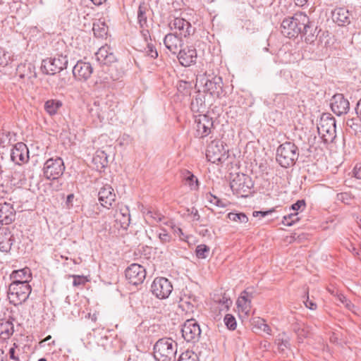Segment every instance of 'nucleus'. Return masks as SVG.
<instances>
[{
	"instance_id": "obj_1",
	"label": "nucleus",
	"mask_w": 361,
	"mask_h": 361,
	"mask_svg": "<svg viewBox=\"0 0 361 361\" xmlns=\"http://www.w3.org/2000/svg\"><path fill=\"white\" fill-rule=\"evenodd\" d=\"M312 27L309 17L304 13L298 12L292 17L283 19L281 25V32L283 36L293 38L299 34H312Z\"/></svg>"
},
{
	"instance_id": "obj_2",
	"label": "nucleus",
	"mask_w": 361,
	"mask_h": 361,
	"mask_svg": "<svg viewBox=\"0 0 361 361\" xmlns=\"http://www.w3.org/2000/svg\"><path fill=\"white\" fill-rule=\"evenodd\" d=\"M153 349L157 361H175L178 343L171 338H162L155 343Z\"/></svg>"
},
{
	"instance_id": "obj_3",
	"label": "nucleus",
	"mask_w": 361,
	"mask_h": 361,
	"mask_svg": "<svg viewBox=\"0 0 361 361\" xmlns=\"http://www.w3.org/2000/svg\"><path fill=\"white\" fill-rule=\"evenodd\" d=\"M298 157V147L291 142H286L280 145L276 149V161L283 168L293 166Z\"/></svg>"
},
{
	"instance_id": "obj_4",
	"label": "nucleus",
	"mask_w": 361,
	"mask_h": 361,
	"mask_svg": "<svg viewBox=\"0 0 361 361\" xmlns=\"http://www.w3.org/2000/svg\"><path fill=\"white\" fill-rule=\"evenodd\" d=\"M115 102L108 98H97L89 106V113L93 118L102 121L111 116L114 111Z\"/></svg>"
},
{
	"instance_id": "obj_5",
	"label": "nucleus",
	"mask_w": 361,
	"mask_h": 361,
	"mask_svg": "<svg viewBox=\"0 0 361 361\" xmlns=\"http://www.w3.org/2000/svg\"><path fill=\"white\" fill-rule=\"evenodd\" d=\"M253 185L252 178L244 173H235L230 182L233 194L240 197H248Z\"/></svg>"
},
{
	"instance_id": "obj_6",
	"label": "nucleus",
	"mask_w": 361,
	"mask_h": 361,
	"mask_svg": "<svg viewBox=\"0 0 361 361\" xmlns=\"http://www.w3.org/2000/svg\"><path fill=\"white\" fill-rule=\"evenodd\" d=\"M31 286L29 283H11L8 290L9 302L15 306L25 302L31 293Z\"/></svg>"
},
{
	"instance_id": "obj_7",
	"label": "nucleus",
	"mask_w": 361,
	"mask_h": 361,
	"mask_svg": "<svg viewBox=\"0 0 361 361\" xmlns=\"http://www.w3.org/2000/svg\"><path fill=\"white\" fill-rule=\"evenodd\" d=\"M318 133L324 143L332 142L336 138V120L334 117L323 115L317 126Z\"/></svg>"
},
{
	"instance_id": "obj_8",
	"label": "nucleus",
	"mask_w": 361,
	"mask_h": 361,
	"mask_svg": "<svg viewBox=\"0 0 361 361\" xmlns=\"http://www.w3.org/2000/svg\"><path fill=\"white\" fill-rule=\"evenodd\" d=\"M67 65V56L63 54H57L54 58L43 60L41 68L45 74L54 75L66 69Z\"/></svg>"
},
{
	"instance_id": "obj_9",
	"label": "nucleus",
	"mask_w": 361,
	"mask_h": 361,
	"mask_svg": "<svg viewBox=\"0 0 361 361\" xmlns=\"http://www.w3.org/2000/svg\"><path fill=\"white\" fill-rule=\"evenodd\" d=\"M64 170L65 166L61 158H50L44 164L43 173L47 179L55 180L63 173Z\"/></svg>"
},
{
	"instance_id": "obj_10",
	"label": "nucleus",
	"mask_w": 361,
	"mask_h": 361,
	"mask_svg": "<svg viewBox=\"0 0 361 361\" xmlns=\"http://www.w3.org/2000/svg\"><path fill=\"white\" fill-rule=\"evenodd\" d=\"M226 152L223 142L214 140L208 145L206 156L208 161L212 163L222 162L228 157Z\"/></svg>"
},
{
	"instance_id": "obj_11",
	"label": "nucleus",
	"mask_w": 361,
	"mask_h": 361,
	"mask_svg": "<svg viewBox=\"0 0 361 361\" xmlns=\"http://www.w3.org/2000/svg\"><path fill=\"white\" fill-rule=\"evenodd\" d=\"M173 290V286L169 279L164 277L156 278L152 283L151 292L159 299L169 298Z\"/></svg>"
},
{
	"instance_id": "obj_12",
	"label": "nucleus",
	"mask_w": 361,
	"mask_h": 361,
	"mask_svg": "<svg viewBox=\"0 0 361 361\" xmlns=\"http://www.w3.org/2000/svg\"><path fill=\"white\" fill-rule=\"evenodd\" d=\"M197 78H202L204 83V91L213 97H219L223 92V81L220 76L202 75Z\"/></svg>"
},
{
	"instance_id": "obj_13",
	"label": "nucleus",
	"mask_w": 361,
	"mask_h": 361,
	"mask_svg": "<svg viewBox=\"0 0 361 361\" xmlns=\"http://www.w3.org/2000/svg\"><path fill=\"white\" fill-rule=\"evenodd\" d=\"M125 274L130 283L137 286L142 283L145 279L146 270L142 266L135 263L126 269Z\"/></svg>"
},
{
	"instance_id": "obj_14",
	"label": "nucleus",
	"mask_w": 361,
	"mask_h": 361,
	"mask_svg": "<svg viewBox=\"0 0 361 361\" xmlns=\"http://www.w3.org/2000/svg\"><path fill=\"white\" fill-rule=\"evenodd\" d=\"M182 336L187 342H196L198 341L201 330L200 325L195 319H188L183 325Z\"/></svg>"
},
{
	"instance_id": "obj_15",
	"label": "nucleus",
	"mask_w": 361,
	"mask_h": 361,
	"mask_svg": "<svg viewBox=\"0 0 361 361\" xmlns=\"http://www.w3.org/2000/svg\"><path fill=\"white\" fill-rule=\"evenodd\" d=\"M169 26L171 30L174 31L173 34L181 37H187L192 35L195 31L191 24L181 18H175L170 22Z\"/></svg>"
},
{
	"instance_id": "obj_16",
	"label": "nucleus",
	"mask_w": 361,
	"mask_h": 361,
	"mask_svg": "<svg viewBox=\"0 0 361 361\" xmlns=\"http://www.w3.org/2000/svg\"><path fill=\"white\" fill-rule=\"evenodd\" d=\"M116 193L114 188L108 184L104 185L98 192V200L100 204L106 209L113 207L116 202Z\"/></svg>"
},
{
	"instance_id": "obj_17",
	"label": "nucleus",
	"mask_w": 361,
	"mask_h": 361,
	"mask_svg": "<svg viewBox=\"0 0 361 361\" xmlns=\"http://www.w3.org/2000/svg\"><path fill=\"white\" fill-rule=\"evenodd\" d=\"M331 108L337 116H341L348 112L350 103L342 94H336L331 98Z\"/></svg>"
},
{
	"instance_id": "obj_18",
	"label": "nucleus",
	"mask_w": 361,
	"mask_h": 361,
	"mask_svg": "<svg viewBox=\"0 0 361 361\" xmlns=\"http://www.w3.org/2000/svg\"><path fill=\"white\" fill-rule=\"evenodd\" d=\"M92 71V65L82 61H78L73 68V76L80 81H86L91 76Z\"/></svg>"
},
{
	"instance_id": "obj_19",
	"label": "nucleus",
	"mask_w": 361,
	"mask_h": 361,
	"mask_svg": "<svg viewBox=\"0 0 361 361\" xmlns=\"http://www.w3.org/2000/svg\"><path fill=\"white\" fill-rule=\"evenodd\" d=\"M177 58L183 66H190L196 63L197 58V51L194 47H187L180 50Z\"/></svg>"
},
{
	"instance_id": "obj_20",
	"label": "nucleus",
	"mask_w": 361,
	"mask_h": 361,
	"mask_svg": "<svg viewBox=\"0 0 361 361\" xmlns=\"http://www.w3.org/2000/svg\"><path fill=\"white\" fill-rule=\"evenodd\" d=\"M29 158L27 146L23 142H18L14 145L11 152V159L16 164L27 161Z\"/></svg>"
},
{
	"instance_id": "obj_21",
	"label": "nucleus",
	"mask_w": 361,
	"mask_h": 361,
	"mask_svg": "<svg viewBox=\"0 0 361 361\" xmlns=\"http://www.w3.org/2000/svg\"><path fill=\"white\" fill-rule=\"evenodd\" d=\"M213 121L207 115L200 116L197 120L196 136L203 138L209 135L213 128Z\"/></svg>"
},
{
	"instance_id": "obj_22",
	"label": "nucleus",
	"mask_w": 361,
	"mask_h": 361,
	"mask_svg": "<svg viewBox=\"0 0 361 361\" xmlns=\"http://www.w3.org/2000/svg\"><path fill=\"white\" fill-rule=\"evenodd\" d=\"M16 211L11 203H0V224L9 225L15 221Z\"/></svg>"
},
{
	"instance_id": "obj_23",
	"label": "nucleus",
	"mask_w": 361,
	"mask_h": 361,
	"mask_svg": "<svg viewBox=\"0 0 361 361\" xmlns=\"http://www.w3.org/2000/svg\"><path fill=\"white\" fill-rule=\"evenodd\" d=\"M164 44L172 54H176L182 49L183 42L181 37L176 34L169 33L165 36Z\"/></svg>"
},
{
	"instance_id": "obj_24",
	"label": "nucleus",
	"mask_w": 361,
	"mask_h": 361,
	"mask_svg": "<svg viewBox=\"0 0 361 361\" xmlns=\"http://www.w3.org/2000/svg\"><path fill=\"white\" fill-rule=\"evenodd\" d=\"M97 60L102 64L109 65L116 61V58L111 51V48L108 46H102L95 54Z\"/></svg>"
},
{
	"instance_id": "obj_25",
	"label": "nucleus",
	"mask_w": 361,
	"mask_h": 361,
	"mask_svg": "<svg viewBox=\"0 0 361 361\" xmlns=\"http://www.w3.org/2000/svg\"><path fill=\"white\" fill-rule=\"evenodd\" d=\"M14 242V237L8 228H0V251L8 252Z\"/></svg>"
},
{
	"instance_id": "obj_26",
	"label": "nucleus",
	"mask_w": 361,
	"mask_h": 361,
	"mask_svg": "<svg viewBox=\"0 0 361 361\" xmlns=\"http://www.w3.org/2000/svg\"><path fill=\"white\" fill-rule=\"evenodd\" d=\"M16 74L21 79L32 80L37 78L35 67L30 62L20 63L16 68Z\"/></svg>"
},
{
	"instance_id": "obj_27",
	"label": "nucleus",
	"mask_w": 361,
	"mask_h": 361,
	"mask_svg": "<svg viewBox=\"0 0 361 361\" xmlns=\"http://www.w3.org/2000/svg\"><path fill=\"white\" fill-rule=\"evenodd\" d=\"M10 277L13 280L12 283H28L31 277L30 270L28 268L15 270L11 273Z\"/></svg>"
},
{
	"instance_id": "obj_28",
	"label": "nucleus",
	"mask_w": 361,
	"mask_h": 361,
	"mask_svg": "<svg viewBox=\"0 0 361 361\" xmlns=\"http://www.w3.org/2000/svg\"><path fill=\"white\" fill-rule=\"evenodd\" d=\"M13 318L0 319V338H9L14 332Z\"/></svg>"
},
{
	"instance_id": "obj_29",
	"label": "nucleus",
	"mask_w": 361,
	"mask_h": 361,
	"mask_svg": "<svg viewBox=\"0 0 361 361\" xmlns=\"http://www.w3.org/2000/svg\"><path fill=\"white\" fill-rule=\"evenodd\" d=\"M332 18L338 25H345L350 22L348 11L344 8H336L332 13Z\"/></svg>"
},
{
	"instance_id": "obj_30",
	"label": "nucleus",
	"mask_w": 361,
	"mask_h": 361,
	"mask_svg": "<svg viewBox=\"0 0 361 361\" xmlns=\"http://www.w3.org/2000/svg\"><path fill=\"white\" fill-rule=\"evenodd\" d=\"M252 298V294L245 290L237 300L238 307L247 314L251 308Z\"/></svg>"
},
{
	"instance_id": "obj_31",
	"label": "nucleus",
	"mask_w": 361,
	"mask_h": 361,
	"mask_svg": "<svg viewBox=\"0 0 361 361\" xmlns=\"http://www.w3.org/2000/svg\"><path fill=\"white\" fill-rule=\"evenodd\" d=\"M92 162L97 171H102L108 164V156L104 151L97 150L92 158Z\"/></svg>"
},
{
	"instance_id": "obj_32",
	"label": "nucleus",
	"mask_w": 361,
	"mask_h": 361,
	"mask_svg": "<svg viewBox=\"0 0 361 361\" xmlns=\"http://www.w3.org/2000/svg\"><path fill=\"white\" fill-rule=\"evenodd\" d=\"M116 221L121 224V226L126 228L130 224V213L128 207L121 208L120 210L116 212Z\"/></svg>"
},
{
	"instance_id": "obj_33",
	"label": "nucleus",
	"mask_w": 361,
	"mask_h": 361,
	"mask_svg": "<svg viewBox=\"0 0 361 361\" xmlns=\"http://www.w3.org/2000/svg\"><path fill=\"white\" fill-rule=\"evenodd\" d=\"M142 213L147 221L152 224L161 221L164 219V216L161 213L152 208L145 209Z\"/></svg>"
},
{
	"instance_id": "obj_34",
	"label": "nucleus",
	"mask_w": 361,
	"mask_h": 361,
	"mask_svg": "<svg viewBox=\"0 0 361 361\" xmlns=\"http://www.w3.org/2000/svg\"><path fill=\"white\" fill-rule=\"evenodd\" d=\"M92 31L95 37L102 38L107 35L108 27L100 20L93 23Z\"/></svg>"
},
{
	"instance_id": "obj_35",
	"label": "nucleus",
	"mask_w": 361,
	"mask_h": 361,
	"mask_svg": "<svg viewBox=\"0 0 361 361\" xmlns=\"http://www.w3.org/2000/svg\"><path fill=\"white\" fill-rule=\"evenodd\" d=\"M62 106V102L56 99L47 100L44 104V109L50 116L55 115Z\"/></svg>"
},
{
	"instance_id": "obj_36",
	"label": "nucleus",
	"mask_w": 361,
	"mask_h": 361,
	"mask_svg": "<svg viewBox=\"0 0 361 361\" xmlns=\"http://www.w3.org/2000/svg\"><path fill=\"white\" fill-rule=\"evenodd\" d=\"M276 343L280 352H283L286 349L290 348V339L285 333L279 334L276 339Z\"/></svg>"
},
{
	"instance_id": "obj_37",
	"label": "nucleus",
	"mask_w": 361,
	"mask_h": 361,
	"mask_svg": "<svg viewBox=\"0 0 361 361\" xmlns=\"http://www.w3.org/2000/svg\"><path fill=\"white\" fill-rule=\"evenodd\" d=\"M227 217L232 221L239 224H246L248 221V217L243 212H229Z\"/></svg>"
},
{
	"instance_id": "obj_38",
	"label": "nucleus",
	"mask_w": 361,
	"mask_h": 361,
	"mask_svg": "<svg viewBox=\"0 0 361 361\" xmlns=\"http://www.w3.org/2000/svg\"><path fill=\"white\" fill-rule=\"evenodd\" d=\"M22 350L16 343H13V346L10 348L8 355L10 361H21L20 355Z\"/></svg>"
},
{
	"instance_id": "obj_39",
	"label": "nucleus",
	"mask_w": 361,
	"mask_h": 361,
	"mask_svg": "<svg viewBox=\"0 0 361 361\" xmlns=\"http://www.w3.org/2000/svg\"><path fill=\"white\" fill-rule=\"evenodd\" d=\"M209 247L204 244H201L196 247L195 253L199 259H206L209 256Z\"/></svg>"
},
{
	"instance_id": "obj_40",
	"label": "nucleus",
	"mask_w": 361,
	"mask_h": 361,
	"mask_svg": "<svg viewBox=\"0 0 361 361\" xmlns=\"http://www.w3.org/2000/svg\"><path fill=\"white\" fill-rule=\"evenodd\" d=\"M12 61L13 58L11 54L3 48H0V66L5 67Z\"/></svg>"
},
{
	"instance_id": "obj_41",
	"label": "nucleus",
	"mask_w": 361,
	"mask_h": 361,
	"mask_svg": "<svg viewBox=\"0 0 361 361\" xmlns=\"http://www.w3.org/2000/svg\"><path fill=\"white\" fill-rule=\"evenodd\" d=\"M137 21L141 28L147 26V18L145 13V8L140 6L137 11Z\"/></svg>"
},
{
	"instance_id": "obj_42",
	"label": "nucleus",
	"mask_w": 361,
	"mask_h": 361,
	"mask_svg": "<svg viewBox=\"0 0 361 361\" xmlns=\"http://www.w3.org/2000/svg\"><path fill=\"white\" fill-rule=\"evenodd\" d=\"M178 361H199V358L194 352L186 350L180 355Z\"/></svg>"
},
{
	"instance_id": "obj_43",
	"label": "nucleus",
	"mask_w": 361,
	"mask_h": 361,
	"mask_svg": "<svg viewBox=\"0 0 361 361\" xmlns=\"http://www.w3.org/2000/svg\"><path fill=\"white\" fill-rule=\"evenodd\" d=\"M225 325L229 330H235L237 326L235 318L230 314H226L224 319Z\"/></svg>"
},
{
	"instance_id": "obj_44",
	"label": "nucleus",
	"mask_w": 361,
	"mask_h": 361,
	"mask_svg": "<svg viewBox=\"0 0 361 361\" xmlns=\"http://www.w3.org/2000/svg\"><path fill=\"white\" fill-rule=\"evenodd\" d=\"M215 301L221 305V310H228L232 304L231 300L225 293L219 299L215 300Z\"/></svg>"
},
{
	"instance_id": "obj_45",
	"label": "nucleus",
	"mask_w": 361,
	"mask_h": 361,
	"mask_svg": "<svg viewBox=\"0 0 361 361\" xmlns=\"http://www.w3.org/2000/svg\"><path fill=\"white\" fill-rule=\"evenodd\" d=\"M165 225L171 227L173 233L180 238V240H183L185 238L182 229L178 226H176L172 221H167L164 223Z\"/></svg>"
},
{
	"instance_id": "obj_46",
	"label": "nucleus",
	"mask_w": 361,
	"mask_h": 361,
	"mask_svg": "<svg viewBox=\"0 0 361 361\" xmlns=\"http://www.w3.org/2000/svg\"><path fill=\"white\" fill-rule=\"evenodd\" d=\"M299 220L298 217V213H290L288 214L287 216H285L283 217V220L282 221V223L285 226H290L295 223V221H298Z\"/></svg>"
},
{
	"instance_id": "obj_47",
	"label": "nucleus",
	"mask_w": 361,
	"mask_h": 361,
	"mask_svg": "<svg viewBox=\"0 0 361 361\" xmlns=\"http://www.w3.org/2000/svg\"><path fill=\"white\" fill-rule=\"evenodd\" d=\"M310 334L309 327L304 326L299 332L296 334L298 342L300 343H303L305 338H307Z\"/></svg>"
},
{
	"instance_id": "obj_48",
	"label": "nucleus",
	"mask_w": 361,
	"mask_h": 361,
	"mask_svg": "<svg viewBox=\"0 0 361 361\" xmlns=\"http://www.w3.org/2000/svg\"><path fill=\"white\" fill-rule=\"evenodd\" d=\"M265 320L260 317H255L252 319L251 324L254 329L256 330H262V326L265 323Z\"/></svg>"
},
{
	"instance_id": "obj_49",
	"label": "nucleus",
	"mask_w": 361,
	"mask_h": 361,
	"mask_svg": "<svg viewBox=\"0 0 361 361\" xmlns=\"http://www.w3.org/2000/svg\"><path fill=\"white\" fill-rule=\"evenodd\" d=\"M338 299L341 303H342L348 310L353 311V308L355 305L346 298L343 295H340L338 296Z\"/></svg>"
},
{
	"instance_id": "obj_50",
	"label": "nucleus",
	"mask_w": 361,
	"mask_h": 361,
	"mask_svg": "<svg viewBox=\"0 0 361 361\" xmlns=\"http://www.w3.org/2000/svg\"><path fill=\"white\" fill-rule=\"evenodd\" d=\"M303 302L305 307L311 310H315L317 308V305L316 302L314 301V299L310 298L308 290L306 292V300H304Z\"/></svg>"
},
{
	"instance_id": "obj_51",
	"label": "nucleus",
	"mask_w": 361,
	"mask_h": 361,
	"mask_svg": "<svg viewBox=\"0 0 361 361\" xmlns=\"http://www.w3.org/2000/svg\"><path fill=\"white\" fill-rule=\"evenodd\" d=\"M145 52L147 56L152 59H156L158 56L157 49L154 48V45L150 43H147V47L145 48Z\"/></svg>"
},
{
	"instance_id": "obj_52",
	"label": "nucleus",
	"mask_w": 361,
	"mask_h": 361,
	"mask_svg": "<svg viewBox=\"0 0 361 361\" xmlns=\"http://www.w3.org/2000/svg\"><path fill=\"white\" fill-rule=\"evenodd\" d=\"M71 276L73 278V285L74 286L85 285L87 281V279L84 276L73 275Z\"/></svg>"
},
{
	"instance_id": "obj_53",
	"label": "nucleus",
	"mask_w": 361,
	"mask_h": 361,
	"mask_svg": "<svg viewBox=\"0 0 361 361\" xmlns=\"http://www.w3.org/2000/svg\"><path fill=\"white\" fill-rule=\"evenodd\" d=\"M207 200L212 204L217 207H224V204L217 197L213 195L211 193L207 194Z\"/></svg>"
},
{
	"instance_id": "obj_54",
	"label": "nucleus",
	"mask_w": 361,
	"mask_h": 361,
	"mask_svg": "<svg viewBox=\"0 0 361 361\" xmlns=\"http://www.w3.org/2000/svg\"><path fill=\"white\" fill-rule=\"evenodd\" d=\"M188 176L185 178V180H186L187 183L191 188L193 187L194 183H196V184L197 185L198 180H197V178L189 171H188Z\"/></svg>"
},
{
	"instance_id": "obj_55",
	"label": "nucleus",
	"mask_w": 361,
	"mask_h": 361,
	"mask_svg": "<svg viewBox=\"0 0 361 361\" xmlns=\"http://www.w3.org/2000/svg\"><path fill=\"white\" fill-rule=\"evenodd\" d=\"M302 207H305V201L304 200H299L291 205L290 209L298 211Z\"/></svg>"
},
{
	"instance_id": "obj_56",
	"label": "nucleus",
	"mask_w": 361,
	"mask_h": 361,
	"mask_svg": "<svg viewBox=\"0 0 361 361\" xmlns=\"http://www.w3.org/2000/svg\"><path fill=\"white\" fill-rule=\"evenodd\" d=\"M163 232L160 233L159 235V238L162 243H168L171 240V235L164 230H162Z\"/></svg>"
},
{
	"instance_id": "obj_57",
	"label": "nucleus",
	"mask_w": 361,
	"mask_h": 361,
	"mask_svg": "<svg viewBox=\"0 0 361 361\" xmlns=\"http://www.w3.org/2000/svg\"><path fill=\"white\" fill-rule=\"evenodd\" d=\"M304 326H305V325L303 323L295 322L291 324L290 327H291L292 331L295 334H297L299 332V331L301 329V328H302Z\"/></svg>"
},
{
	"instance_id": "obj_58",
	"label": "nucleus",
	"mask_w": 361,
	"mask_h": 361,
	"mask_svg": "<svg viewBox=\"0 0 361 361\" xmlns=\"http://www.w3.org/2000/svg\"><path fill=\"white\" fill-rule=\"evenodd\" d=\"M338 200L348 204V201L350 200V195L346 192H341L337 195Z\"/></svg>"
},
{
	"instance_id": "obj_59",
	"label": "nucleus",
	"mask_w": 361,
	"mask_h": 361,
	"mask_svg": "<svg viewBox=\"0 0 361 361\" xmlns=\"http://www.w3.org/2000/svg\"><path fill=\"white\" fill-rule=\"evenodd\" d=\"M354 176L358 179H361V164H356L353 169Z\"/></svg>"
},
{
	"instance_id": "obj_60",
	"label": "nucleus",
	"mask_w": 361,
	"mask_h": 361,
	"mask_svg": "<svg viewBox=\"0 0 361 361\" xmlns=\"http://www.w3.org/2000/svg\"><path fill=\"white\" fill-rule=\"evenodd\" d=\"M243 27H245L246 30L248 31V32H254L255 30V28L253 27V24L252 23L247 20H245L244 23H243Z\"/></svg>"
},
{
	"instance_id": "obj_61",
	"label": "nucleus",
	"mask_w": 361,
	"mask_h": 361,
	"mask_svg": "<svg viewBox=\"0 0 361 361\" xmlns=\"http://www.w3.org/2000/svg\"><path fill=\"white\" fill-rule=\"evenodd\" d=\"M272 212V210H269V211H266V212H262V211H255L253 212V216H258L259 214H261L262 216H267L268 214Z\"/></svg>"
},
{
	"instance_id": "obj_62",
	"label": "nucleus",
	"mask_w": 361,
	"mask_h": 361,
	"mask_svg": "<svg viewBox=\"0 0 361 361\" xmlns=\"http://www.w3.org/2000/svg\"><path fill=\"white\" fill-rule=\"evenodd\" d=\"M140 32H141L142 36H143L146 42H147V38L150 37V34H149V30L147 29H145V27H143V28H142V30Z\"/></svg>"
},
{
	"instance_id": "obj_63",
	"label": "nucleus",
	"mask_w": 361,
	"mask_h": 361,
	"mask_svg": "<svg viewBox=\"0 0 361 361\" xmlns=\"http://www.w3.org/2000/svg\"><path fill=\"white\" fill-rule=\"evenodd\" d=\"M261 331L267 334L268 335L271 334V329L270 326L267 324H266V322L263 325L262 329Z\"/></svg>"
},
{
	"instance_id": "obj_64",
	"label": "nucleus",
	"mask_w": 361,
	"mask_h": 361,
	"mask_svg": "<svg viewBox=\"0 0 361 361\" xmlns=\"http://www.w3.org/2000/svg\"><path fill=\"white\" fill-rule=\"evenodd\" d=\"M353 42L361 49V36H355L353 37Z\"/></svg>"
}]
</instances>
